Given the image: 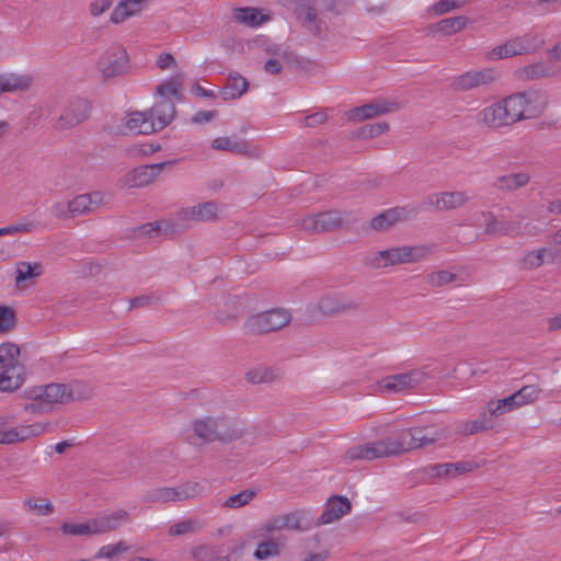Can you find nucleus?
Instances as JSON below:
<instances>
[{
	"label": "nucleus",
	"mask_w": 561,
	"mask_h": 561,
	"mask_svg": "<svg viewBox=\"0 0 561 561\" xmlns=\"http://www.w3.org/2000/svg\"><path fill=\"white\" fill-rule=\"evenodd\" d=\"M231 16L234 22L250 27H257L271 20L268 12L253 7L236 8L232 10Z\"/></svg>",
	"instance_id": "28"
},
{
	"label": "nucleus",
	"mask_w": 561,
	"mask_h": 561,
	"mask_svg": "<svg viewBox=\"0 0 561 561\" xmlns=\"http://www.w3.org/2000/svg\"><path fill=\"white\" fill-rule=\"evenodd\" d=\"M33 78L30 75H19L16 72L0 73V93L23 92L30 89Z\"/></svg>",
	"instance_id": "30"
},
{
	"label": "nucleus",
	"mask_w": 561,
	"mask_h": 561,
	"mask_svg": "<svg viewBox=\"0 0 561 561\" xmlns=\"http://www.w3.org/2000/svg\"><path fill=\"white\" fill-rule=\"evenodd\" d=\"M249 88L248 80L239 72H230L221 90L224 100H234L242 96Z\"/></svg>",
	"instance_id": "31"
},
{
	"label": "nucleus",
	"mask_w": 561,
	"mask_h": 561,
	"mask_svg": "<svg viewBox=\"0 0 561 561\" xmlns=\"http://www.w3.org/2000/svg\"><path fill=\"white\" fill-rule=\"evenodd\" d=\"M470 197L463 191H443L432 194L427 198V205L438 211H451L466 206Z\"/></svg>",
	"instance_id": "22"
},
{
	"label": "nucleus",
	"mask_w": 561,
	"mask_h": 561,
	"mask_svg": "<svg viewBox=\"0 0 561 561\" xmlns=\"http://www.w3.org/2000/svg\"><path fill=\"white\" fill-rule=\"evenodd\" d=\"M549 250L547 248H539L528 251L519 261V267L524 271H534L541 267L545 263V257Z\"/></svg>",
	"instance_id": "44"
},
{
	"label": "nucleus",
	"mask_w": 561,
	"mask_h": 561,
	"mask_svg": "<svg viewBox=\"0 0 561 561\" xmlns=\"http://www.w3.org/2000/svg\"><path fill=\"white\" fill-rule=\"evenodd\" d=\"M457 278L456 274L447 270H440L430 273L426 276V283L432 287H443L451 284Z\"/></svg>",
	"instance_id": "51"
},
{
	"label": "nucleus",
	"mask_w": 561,
	"mask_h": 561,
	"mask_svg": "<svg viewBox=\"0 0 561 561\" xmlns=\"http://www.w3.org/2000/svg\"><path fill=\"white\" fill-rule=\"evenodd\" d=\"M530 182V175L528 172L520 171L516 173H507L501 176H497L492 186L499 192L502 193H512L517 190H520L528 185Z\"/></svg>",
	"instance_id": "29"
},
{
	"label": "nucleus",
	"mask_w": 561,
	"mask_h": 561,
	"mask_svg": "<svg viewBox=\"0 0 561 561\" xmlns=\"http://www.w3.org/2000/svg\"><path fill=\"white\" fill-rule=\"evenodd\" d=\"M113 5V0H92L88 5L89 14L98 19L107 12Z\"/></svg>",
	"instance_id": "57"
},
{
	"label": "nucleus",
	"mask_w": 561,
	"mask_h": 561,
	"mask_svg": "<svg viewBox=\"0 0 561 561\" xmlns=\"http://www.w3.org/2000/svg\"><path fill=\"white\" fill-rule=\"evenodd\" d=\"M210 148L215 151H225L253 159H261L264 154L262 147L229 136H218L214 138L210 141Z\"/></svg>",
	"instance_id": "17"
},
{
	"label": "nucleus",
	"mask_w": 561,
	"mask_h": 561,
	"mask_svg": "<svg viewBox=\"0 0 561 561\" xmlns=\"http://www.w3.org/2000/svg\"><path fill=\"white\" fill-rule=\"evenodd\" d=\"M21 443L18 426L0 430V445H12Z\"/></svg>",
	"instance_id": "60"
},
{
	"label": "nucleus",
	"mask_w": 561,
	"mask_h": 561,
	"mask_svg": "<svg viewBox=\"0 0 561 561\" xmlns=\"http://www.w3.org/2000/svg\"><path fill=\"white\" fill-rule=\"evenodd\" d=\"M23 507L37 516H49L54 513V504L46 497H25L23 500Z\"/></svg>",
	"instance_id": "41"
},
{
	"label": "nucleus",
	"mask_w": 561,
	"mask_h": 561,
	"mask_svg": "<svg viewBox=\"0 0 561 561\" xmlns=\"http://www.w3.org/2000/svg\"><path fill=\"white\" fill-rule=\"evenodd\" d=\"M390 126L387 122L368 124L358 130V137L362 139H373L388 133Z\"/></svg>",
	"instance_id": "52"
},
{
	"label": "nucleus",
	"mask_w": 561,
	"mask_h": 561,
	"mask_svg": "<svg viewBox=\"0 0 561 561\" xmlns=\"http://www.w3.org/2000/svg\"><path fill=\"white\" fill-rule=\"evenodd\" d=\"M205 527V522L201 518L193 516L184 520L178 522L169 527L168 534L170 536H182L188 534H197Z\"/></svg>",
	"instance_id": "39"
},
{
	"label": "nucleus",
	"mask_w": 561,
	"mask_h": 561,
	"mask_svg": "<svg viewBox=\"0 0 561 561\" xmlns=\"http://www.w3.org/2000/svg\"><path fill=\"white\" fill-rule=\"evenodd\" d=\"M50 214L58 219H73L70 201L54 203L50 207Z\"/></svg>",
	"instance_id": "56"
},
{
	"label": "nucleus",
	"mask_w": 561,
	"mask_h": 561,
	"mask_svg": "<svg viewBox=\"0 0 561 561\" xmlns=\"http://www.w3.org/2000/svg\"><path fill=\"white\" fill-rule=\"evenodd\" d=\"M467 0H440L435 5V12L438 14H445L458 8L465 5Z\"/></svg>",
	"instance_id": "61"
},
{
	"label": "nucleus",
	"mask_w": 561,
	"mask_h": 561,
	"mask_svg": "<svg viewBox=\"0 0 561 561\" xmlns=\"http://www.w3.org/2000/svg\"><path fill=\"white\" fill-rule=\"evenodd\" d=\"M481 217L484 220V232L488 236L504 237L523 233L520 221L501 219L492 211L486 210L481 211Z\"/></svg>",
	"instance_id": "20"
},
{
	"label": "nucleus",
	"mask_w": 561,
	"mask_h": 561,
	"mask_svg": "<svg viewBox=\"0 0 561 561\" xmlns=\"http://www.w3.org/2000/svg\"><path fill=\"white\" fill-rule=\"evenodd\" d=\"M90 522L93 536L113 531L111 525H108V520L105 517V515L92 518L90 519Z\"/></svg>",
	"instance_id": "62"
},
{
	"label": "nucleus",
	"mask_w": 561,
	"mask_h": 561,
	"mask_svg": "<svg viewBox=\"0 0 561 561\" xmlns=\"http://www.w3.org/2000/svg\"><path fill=\"white\" fill-rule=\"evenodd\" d=\"M179 502L190 501L201 497L205 493V486L197 481H185L175 486Z\"/></svg>",
	"instance_id": "43"
},
{
	"label": "nucleus",
	"mask_w": 561,
	"mask_h": 561,
	"mask_svg": "<svg viewBox=\"0 0 561 561\" xmlns=\"http://www.w3.org/2000/svg\"><path fill=\"white\" fill-rule=\"evenodd\" d=\"M117 131L124 135H150L154 133L146 111L126 113L117 126Z\"/></svg>",
	"instance_id": "24"
},
{
	"label": "nucleus",
	"mask_w": 561,
	"mask_h": 561,
	"mask_svg": "<svg viewBox=\"0 0 561 561\" xmlns=\"http://www.w3.org/2000/svg\"><path fill=\"white\" fill-rule=\"evenodd\" d=\"M217 117L218 112L216 110L198 111L190 118V122L195 125H204L213 122Z\"/></svg>",
	"instance_id": "59"
},
{
	"label": "nucleus",
	"mask_w": 561,
	"mask_h": 561,
	"mask_svg": "<svg viewBox=\"0 0 561 561\" xmlns=\"http://www.w3.org/2000/svg\"><path fill=\"white\" fill-rule=\"evenodd\" d=\"M540 393L541 389L537 385H526L507 398L511 401L513 409L517 410L537 401L540 397Z\"/></svg>",
	"instance_id": "34"
},
{
	"label": "nucleus",
	"mask_w": 561,
	"mask_h": 561,
	"mask_svg": "<svg viewBox=\"0 0 561 561\" xmlns=\"http://www.w3.org/2000/svg\"><path fill=\"white\" fill-rule=\"evenodd\" d=\"M15 272V286L18 288H25L27 287L26 282L33 280L43 274V265L39 262L21 261L16 263Z\"/></svg>",
	"instance_id": "32"
},
{
	"label": "nucleus",
	"mask_w": 561,
	"mask_h": 561,
	"mask_svg": "<svg viewBox=\"0 0 561 561\" xmlns=\"http://www.w3.org/2000/svg\"><path fill=\"white\" fill-rule=\"evenodd\" d=\"M280 530H285L280 515L268 518L260 528L262 535H270Z\"/></svg>",
	"instance_id": "58"
},
{
	"label": "nucleus",
	"mask_w": 561,
	"mask_h": 561,
	"mask_svg": "<svg viewBox=\"0 0 561 561\" xmlns=\"http://www.w3.org/2000/svg\"><path fill=\"white\" fill-rule=\"evenodd\" d=\"M290 320L291 314L287 309L275 308L249 317L242 329L247 334H263L284 329Z\"/></svg>",
	"instance_id": "9"
},
{
	"label": "nucleus",
	"mask_w": 561,
	"mask_h": 561,
	"mask_svg": "<svg viewBox=\"0 0 561 561\" xmlns=\"http://www.w3.org/2000/svg\"><path fill=\"white\" fill-rule=\"evenodd\" d=\"M432 476L439 479H455L453 463L435 465L431 468Z\"/></svg>",
	"instance_id": "63"
},
{
	"label": "nucleus",
	"mask_w": 561,
	"mask_h": 561,
	"mask_svg": "<svg viewBox=\"0 0 561 561\" xmlns=\"http://www.w3.org/2000/svg\"><path fill=\"white\" fill-rule=\"evenodd\" d=\"M151 0H119L111 12V22L121 24L129 18L136 16L149 4Z\"/></svg>",
	"instance_id": "27"
},
{
	"label": "nucleus",
	"mask_w": 561,
	"mask_h": 561,
	"mask_svg": "<svg viewBox=\"0 0 561 561\" xmlns=\"http://www.w3.org/2000/svg\"><path fill=\"white\" fill-rule=\"evenodd\" d=\"M300 67H304L301 60L288 51L274 55L268 58L265 64V70H283Z\"/></svg>",
	"instance_id": "37"
},
{
	"label": "nucleus",
	"mask_w": 561,
	"mask_h": 561,
	"mask_svg": "<svg viewBox=\"0 0 561 561\" xmlns=\"http://www.w3.org/2000/svg\"><path fill=\"white\" fill-rule=\"evenodd\" d=\"M283 543L275 538L261 540L253 552V557L257 561H265L268 559L277 558L283 550Z\"/></svg>",
	"instance_id": "36"
},
{
	"label": "nucleus",
	"mask_w": 561,
	"mask_h": 561,
	"mask_svg": "<svg viewBox=\"0 0 561 561\" xmlns=\"http://www.w3.org/2000/svg\"><path fill=\"white\" fill-rule=\"evenodd\" d=\"M105 517L107 518L108 525H111L113 531L129 522V513L126 510L113 511L105 514Z\"/></svg>",
	"instance_id": "55"
},
{
	"label": "nucleus",
	"mask_w": 561,
	"mask_h": 561,
	"mask_svg": "<svg viewBox=\"0 0 561 561\" xmlns=\"http://www.w3.org/2000/svg\"><path fill=\"white\" fill-rule=\"evenodd\" d=\"M102 66L115 70L128 67V54L123 47H115L107 50L102 57Z\"/></svg>",
	"instance_id": "40"
},
{
	"label": "nucleus",
	"mask_w": 561,
	"mask_h": 561,
	"mask_svg": "<svg viewBox=\"0 0 561 561\" xmlns=\"http://www.w3.org/2000/svg\"><path fill=\"white\" fill-rule=\"evenodd\" d=\"M15 310L10 306H0V334L12 332L16 328Z\"/></svg>",
	"instance_id": "50"
},
{
	"label": "nucleus",
	"mask_w": 561,
	"mask_h": 561,
	"mask_svg": "<svg viewBox=\"0 0 561 561\" xmlns=\"http://www.w3.org/2000/svg\"><path fill=\"white\" fill-rule=\"evenodd\" d=\"M433 253V248L425 244L401 245L377 251L368 257L374 268H386L400 264L419 263Z\"/></svg>",
	"instance_id": "5"
},
{
	"label": "nucleus",
	"mask_w": 561,
	"mask_h": 561,
	"mask_svg": "<svg viewBox=\"0 0 561 561\" xmlns=\"http://www.w3.org/2000/svg\"><path fill=\"white\" fill-rule=\"evenodd\" d=\"M409 430L414 450L433 446L450 436L449 430L443 426H412Z\"/></svg>",
	"instance_id": "19"
},
{
	"label": "nucleus",
	"mask_w": 561,
	"mask_h": 561,
	"mask_svg": "<svg viewBox=\"0 0 561 561\" xmlns=\"http://www.w3.org/2000/svg\"><path fill=\"white\" fill-rule=\"evenodd\" d=\"M18 430H19L21 443H23L30 438L37 437L47 432H50L51 426L49 423L36 422L33 424H28V425H19Z\"/></svg>",
	"instance_id": "49"
},
{
	"label": "nucleus",
	"mask_w": 561,
	"mask_h": 561,
	"mask_svg": "<svg viewBox=\"0 0 561 561\" xmlns=\"http://www.w3.org/2000/svg\"><path fill=\"white\" fill-rule=\"evenodd\" d=\"M497 80L493 72H458L450 81L454 91L465 92L489 85Z\"/></svg>",
	"instance_id": "23"
},
{
	"label": "nucleus",
	"mask_w": 561,
	"mask_h": 561,
	"mask_svg": "<svg viewBox=\"0 0 561 561\" xmlns=\"http://www.w3.org/2000/svg\"><path fill=\"white\" fill-rule=\"evenodd\" d=\"M285 530L305 533L311 528L309 513L307 511H294L280 514Z\"/></svg>",
	"instance_id": "33"
},
{
	"label": "nucleus",
	"mask_w": 561,
	"mask_h": 561,
	"mask_svg": "<svg viewBox=\"0 0 561 561\" xmlns=\"http://www.w3.org/2000/svg\"><path fill=\"white\" fill-rule=\"evenodd\" d=\"M145 500L149 503H169L179 502L176 496L175 486L173 488H156L148 491L145 495Z\"/></svg>",
	"instance_id": "47"
},
{
	"label": "nucleus",
	"mask_w": 561,
	"mask_h": 561,
	"mask_svg": "<svg viewBox=\"0 0 561 561\" xmlns=\"http://www.w3.org/2000/svg\"><path fill=\"white\" fill-rule=\"evenodd\" d=\"M156 66L159 69L178 68L182 67L175 59V57L169 53H162L156 60Z\"/></svg>",
	"instance_id": "64"
},
{
	"label": "nucleus",
	"mask_w": 561,
	"mask_h": 561,
	"mask_svg": "<svg viewBox=\"0 0 561 561\" xmlns=\"http://www.w3.org/2000/svg\"><path fill=\"white\" fill-rule=\"evenodd\" d=\"M61 531L64 535L69 536H93L90 519L84 523H64L61 525Z\"/></svg>",
	"instance_id": "53"
},
{
	"label": "nucleus",
	"mask_w": 561,
	"mask_h": 561,
	"mask_svg": "<svg viewBox=\"0 0 561 561\" xmlns=\"http://www.w3.org/2000/svg\"><path fill=\"white\" fill-rule=\"evenodd\" d=\"M493 428V422H490L486 414H481L477 420H468L458 424L457 434L471 436Z\"/></svg>",
	"instance_id": "38"
},
{
	"label": "nucleus",
	"mask_w": 561,
	"mask_h": 561,
	"mask_svg": "<svg viewBox=\"0 0 561 561\" xmlns=\"http://www.w3.org/2000/svg\"><path fill=\"white\" fill-rule=\"evenodd\" d=\"M156 94L162 99L161 101H180L183 95L182 80L178 76L165 80L157 85Z\"/></svg>",
	"instance_id": "35"
},
{
	"label": "nucleus",
	"mask_w": 561,
	"mask_h": 561,
	"mask_svg": "<svg viewBox=\"0 0 561 561\" xmlns=\"http://www.w3.org/2000/svg\"><path fill=\"white\" fill-rule=\"evenodd\" d=\"M351 510L352 503L346 496L332 495L327 500L321 515L316 520V525L323 526L336 523L350 514Z\"/></svg>",
	"instance_id": "21"
},
{
	"label": "nucleus",
	"mask_w": 561,
	"mask_h": 561,
	"mask_svg": "<svg viewBox=\"0 0 561 561\" xmlns=\"http://www.w3.org/2000/svg\"><path fill=\"white\" fill-rule=\"evenodd\" d=\"M153 127V131H160L172 123L175 117V104L172 101H159L146 111Z\"/></svg>",
	"instance_id": "25"
},
{
	"label": "nucleus",
	"mask_w": 561,
	"mask_h": 561,
	"mask_svg": "<svg viewBox=\"0 0 561 561\" xmlns=\"http://www.w3.org/2000/svg\"><path fill=\"white\" fill-rule=\"evenodd\" d=\"M90 112L91 104L85 99L71 100L65 106H60L57 100L51 99L33 108L28 114V121L33 125L47 122L57 130H66L84 122Z\"/></svg>",
	"instance_id": "3"
},
{
	"label": "nucleus",
	"mask_w": 561,
	"mask_h": 561,
	"mask_svg": "<svg viewBox=\"0 0 561 561\" xmlns=\"http://www.w3.org/2000/svg\"><path fill=\"white\" fill-rule=\"evenodd\" d=\"M410 430L403 428L394 436L350 447L343 458L346 462L397 457L414 450Z\"/></svg>",
	"instance_id": "4"
},
{
	"label": "nucleus",
	"mask_w": 561,
	"mask_h": 561,
	"mask_svg": "<svg viewBox=\"0 0 561 561\" xmlns=\"http://www.w3.org/2000/svg\"><path fill=\"white\" fill-rule=\"evenodd\" d=\"M535 42L536 38L529 34L514 37L502 45L495 46L489 50L485 56L488 60L495 61L528 54L536 48Z\"/></svg>",
	"instance_id": "15"
},
{
	"label": "nucleus",
	"mask_w": 561,
	"mask_h": 561,
	"mask_svg": "<svg viewBox=\"0 0 561 561\" xmlns=\"http://www.w3.org/2000/svg\"><path fill=\"white\" fill-rule=\"evenodd\" d=\"M468 24V19L466 16H454L439 21L436 24L437 32L444 35H453L457 32L463 30Z\"/></svg>",
	"instance_id": "48"
},
{
	"label": "nucleus",
	"mask_w": 561,
	"mask_h": 561,
	"mask_svg": "<svg viewBox=\"0 0 561 561\" xmlns=\"http://www.w3.org/2000/svg\"><path fill=\"white\" fill-rule=\"evenodd\" d=\"M428 378L424 369H412L404 374H398L383 378L379 382V390L386 393H398L414 389Z\"/></svg>",
	"instance_id": "12"
},
{
	"label": "nucleus",
	"mask_w": 561,
	"mask_h": 561,
	"mask_svg": "<svg viewBox=\"0 0 561 561\" xmlns=\"http://www.w3.org/2000/svg\"><path fill=\"white\" fill-rule=\"evenodd\" d=\"M220 205L217 202L208 201L193 206L183 207L176 213V220L185 226L195 222H211L219 217Z\"/></svg>",
	"instance_id": "13"
},
{
	"label": "nucleus",
	"mask_w": 561,
	"mask_h": 561,
	"mask_svg": "<svg viewBox=\"0 0 561 561\" xmlns=\"http://www.w3.org/2000/svg\"><path fill=\"white\" fill-rule=\"evenodd\" d=\"M277 377V371L270 367H255L245 373V380L252 385L272 382Z\"/></svg>",
	"instance_id": "45"
},
{
	"label": "nucleus",
	"mask_w": 561,
	"mask_h": 561,
	"mask_svg": "<svg viewBox=\"0 0 561 561\" xmlns=\"http://www.w3.org/2000/svg\"><path fill=\"white\" fill-rule=\"evenodd\" d=\"M413 216V210L407 207L388 208L374 216L366 229L376 233H386L396 226L410 220Z\"/></svg>",
	"instance_id": "14"
},
{
	"label": "nucleus",
	"mask_w": 561,
	"mask_h": 561,
	"mask_svg": "<svg viewBox=\"0 0 561 561\" xmlns=\"http://www.w3.org/2000/svg\"><path fill=\"white\" fill-rule=\"evenodd\" d=\"M174 161H165L156 164L141 165L123 175L118 184L123 188L141 187L152 183L159 173L168 165H172Z\"/></svg>",
	"instance_id": "16"
},
{
	"label": "nucleus",
	"mask_w": 561,
	"mask_h": 561,
	"mask_svg": "<svg viewBox=\"0 0 561 561\" xmlns=\"http://www.w3.org/2000/svg\"><path fill=\"white\" fill-rule=\"evenodd\" d=\"M401 108V102L389 99H375L367 104L347 111L345 117L350 122L358 123L394 113Z\"/></svg>",
	"instance_id": "11"
},
{
	"label": "nucleus",
	"mask_w": 561,
	"mask_h": 561,
	"mask_svg": "<svg viewBox=\"0 0 561 561\" xmlns=\"http://www.w3.org/2000/svg\"><path fill=\"white\" fill-rule=\"evenodd\" d=\"M360 301L344 294H324L314 302L313 309L325 317H333L356 311Z\"/></svg>",
	"instance_id": "10"
},
{
	"label": "nucleus",
	"mask_w": 561,
	"mask_h": 561,
	"mask_svg": "<svg viewBox=\"0 0 561 561\" xmlns=\"http://www.w3.org/2000/svg\"><path fill=\"white\" fill-rule=\"evenodd\" d=\"M129 547L124 541H118L113 545H105L99 549L95 554L96 559H113L121 553H125Z\"/></svg>",
	"instance_id": "54"
},
{
	"label": "nucleus",
	"mask_w": 561,
	"mask_h": 561,
	"mask_svg": "<svg viewBox=\"0 0 561 561\" xmlns=\"http://www.w3.org/2000/svg\"><path fill=\"white\" fill-rule=\"evenodd\" d=\"M511 125L540 116L547 107L546 96L537 91L516 93L504 99Z\"/></svg>",
	"instance_id": "7"
},
{
	"label": "nucleus",
	"mask_w": 561,
	"mask_h": 561,
	"mask_svg": "<svg viewBox=\"0 0 561 561\" xmlns=\"http://www.w3.org/2000/svg\"><path fill=\"white\" fill-rule=\"evenodd\" d=\"M476 123L480 127L490 130H496L505 126H511L506 106L504 105V99L480 110L476 116Z\"/></svg>",
	"instance_id": "18"
},
{
	"label": "nucleus",
	"mask_w": 561,
	"mask_h": 561,
	"mask_svg": "<svg viewBox=\"0 0 561 561\" xmlns=\"http://www.w3.org/2000/svg\"><path fill=\"white\" fill-rule=\"evenodd\" d=\"M257 495V490L245 489L239 493L229 495L222 503L221 507L226 510H238L250 504Z\"/></svg>",
	"instance_id": "42"
},
{
	"label": "nucleus",
	"mask_w": 561,
	"mask_h": 561,
	"mask_svg": "<svg viewBox=\"0 0 561 561\" xmlns=\"http://www.w3.org/2000/svg\"><path fill=\"white\" fill-rule=\"evenodd\" d=\"M93 389L83 382L47 383L36 386L26 391L24 411L31 414H45L58 410L72 401L90 399Z\"/></svg>",
	"instance_id": "1"
},
{
	"label": "nucleus",
	"mask_w": 561,
	"mask_h": 561,
	"mask_svg": "<svg viewBox=\"0 0 561 561\" xmlns=\"http://www.w3.org/2000/svg\"><path fill=\"white\" fill-rule=\"evenodd\" d=\"M188 439L192 444L229 445L244 437L242 424L226 414H205L193 419L188 424Z\"/></svg>",
	"instance_id": "2"
},
{
	"label": "nucleus",
	"mask_w": 561,
	"mask_h": 561,
	"mask_svg": "<svg viewBox=\"0 0 561 561\" xmlns=\"http://www.w3.org/2000/svg\"><path fill=\"white\" fill-rule=\"evenodd\" d=\"M20 348L12 342L0 344V391L13 392L24 382V367L19 360Z\"/></svg>",
	"instance_id": "6"
},
{
	"label": "nucleus",
	"mask_w": 561,
	"mask_h": 561,
	"mask_svg": "<svg viewBox=\"0 0 561 561\" xmlns=\"http://www.w3.org/2000/svg\"><path fill=\"white\" fill-rule=\"evenodd\" d=\"M484 413L486 414L490 422L493 419L500 417L506 413L514 411L513 405H511V401L508 398H503L499 400H490L484 408Z\"/></svg>",
	"instance_id": "46"
},
{
	"label": "nucleus",
	"mask_w": 561,
	"mask_h": 561,
	"mask_svg": "<svg viewBox=\"0 0 561 561\" xmlns=\"http://www.w3.org/2000/svg\"><path fill=\"white\" fill-rule=\"evenodd\" d=\"M105 202V194L100 191L76 196L70 201L73 218L95 211L103 206Z\"/></svg>",
	"instance_id": "26"
},
{
	"label": "nucleus",
	"mask_w": 561,
	"mask_h": 561,
	"mask_svg": "<svg viewBox=\"0 0 561 561\" xmlns=\"http://www.w3.org/2000/svg\"><path fill=\"white\" fill-rule=\"evenodd\" d=\"M354 222L352 214L344 210H327L316 215L305 216L296 222L302 231L313 234L337 230Z\"/></svg>",
	"instance_id": "8"
}]
</instances>
